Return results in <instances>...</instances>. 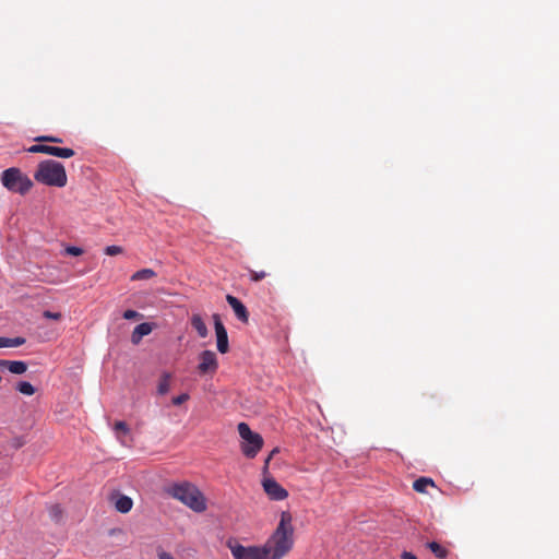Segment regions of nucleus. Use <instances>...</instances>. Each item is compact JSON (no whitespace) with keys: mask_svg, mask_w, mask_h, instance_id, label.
I'll return each mask as SVG.
<instances>
[{"mask_svg":"<svg viewBox=\"0 0 559 559\" xmlns=\"http://www.w3.org/2000/svg\"><path fill=\"white\" fill-rule=\"evenodd\" d=\"M122 251H123L122 247H120V246H115V245H112V246H107V247L105 248V253H106L107 255H117V254L122 253Z\"/></svg>","mask_w":559,"mask_h":559,"instance_id":"obj_23","label":"nucleus"},{"mask_svg":"<svg viewBox=\"0 0 559 559\" xmlns=\"http://www.w3.org/2000/svg\"><path fill=\"white\" fill-rule=\"evenodd\" d=\"M265 493L271 500L282 501L287 498V490L274 478H265L262 483Z\"/></svg>","mask_w":559,"mask_h":559,"instance_id":"obj_8","label":"nucleus"},{"mask_svg":"<svg viewBox=\"0 0 559 559\" xmlns=\"http://www.w3.org/2000/svg\"><path fill=\"white\" fill-rule=\"evenodd\" d=\"M198 372L200 376L214 374L218 368L216 354L213 350H203L199 356Z\"/></svg>","mask_w":559,"mask_h":559,"instance_id":"obj_7","label":"nucleus"},{"mask_svg":"<svg viewBox=\"0 0 559 559\" xmlns=\"http://www.w3.org/2000/svg\"><path fill=\"white\" fill-rule=\"evenodd\" d=\"M152 332V325L147 322H143L138 324L132 334H131V342L136 345L141 342V340L148 335Z\"/></svg>","mask_w":559,"mask_h":559,"instance_id":"obj_11","label":"nucleus"},{"mask_svg":"<svg viewBox=\"0 0 559 559\" xmlns=\"http://www.w3.org/2000/svg\"><path fill=\"white\" fill-rule=\"evenodd\" d=\"M292 521V514L288 511L281 513L276 530L263 545L270 559H282L293 548L294 527Z\"/></svg>","mask_w":559,"mask_h":559,"instance_id":"obj_1","label":"nucleus"},{"mask_svg":"<svg viewBox=\"0 0 559 559\" xmlns=\"http://www.w3.org/2000/svg\"><path fill=\"white\" fill-rule=\"evenodd\" d=\"M26 340L22 336L10 337L11 347H17L25 344Z\"/></svg>","mask_w":559,"mask_h":559,"instance_id":"obj_31","label":"nucleus"},{"mask_svg":"<svg viewBox=\"0 0 559 559\" xmlns=\"http://www.w3.org/2000/svg\"><path fill=\"white\" fill-rule=\"evenodd\" d=\"M114 430L118 439H121L122 436H127L130 431L128 425L122 420L115 424Z\"/></svg>","mask_w":559,"mask_h":559,"instance_id":"obj_21","label":"nucleus"},{"mask_svg":"<svg viewBox=\"0 0 559 559\" xmlns=\"http://www.w3.org/2000/svg\"><path fill=\"white\" fill-rule=\"evenodd\" d=\"M213 320L216 334L217 350L221 354H225L228 352L229 348L227 331L224 324L222 323L218 314H214Z\"/></svg>","mask_w":559,"mask_h":559,"instance_id":"obj_9","label":"nucleus"},{"mask_svg":"<svg viewBox=\"0 0 559 559\" xmlns=\"http://www.w3.org/2000/svg\"><path fill=\"white\" fill-rule=\"evenodd\" d=\"M234 559H270L263 546L229 545Z\"/></svg>","mask_w":559,"mask_h":559,"instance_id":"obj_6","label":"nucleus"},{"mask_svg":"<svg viewBox=\"0 0 559 559\" xmlns=\"http://www.w3.org/2000/svg\"><path fill=\"white\" fill-rule=\"evenodd\" d=\"M226 301L228 302V305L234 310L235 316L237 317V319L239 321H241L242 323H248V321H249V312H248L246 306L237 297H235L233 295H227L226 296Z\"/></svg>","mask_w":559,"mask_h":559,"instance_id":"obj_10","label":"nucleus"},{"mask_svg":"<svg viewBox=\"0 0 559 559\" xmlns=\"http://www.w3.org/2000/svg\"><path fill=\"white\" fill-rule=\"evenodd\" d=\"M11 347L10 337L0 336V348Z\"/></svg>","mask_w":559,"mask_h":559,"instance_id":"obj_32","label":"nucleus"},{"mask_svg":"<svg viewBox=\"0 0 559 559\" xmlns=\"http://www.w3.org/2000/svg\"><path fill=\"white\" fill-rule=\"evenodd\" d=\"M122 317L126 319V320H133V319H138L141 317V314L135 311V310H132V309H128L123 312Z\"/></svg>","mask_w":559,"mask_h":559,"instance_id":"obj_29","label":"nucleus"},{"mask_svg":"<svg viewBox=\"0 0 559 559\" xmlns=\"http://www.w3.org/2000/svg\"><path fill=\"white\" fill-rule=\"evenodd\" d=\"M249 274H250V280L253 282H259L266 276V273L264 271L257 272V271L250 270Z\"/></svg>","mask_w":559,"mask_h":559,"instance_id":"obj_27","label":"nucleus"},{"mask_svg":"<svg viewBox=\"0 0 559 559\" xmlns=\"http://www.w3.org/2000/svg\"><path fill=\"white\" fill-rule=\"evenodd\" d=\"M156 275L152 269H142L132 274L131 281H144L150 280Z\"/></svg>","mask_w":559,"mask_h":559,"instance_id":"obj_19","label":"nucleus"},{"mask_svg":"<svg viewBox=\"0 0 559 559\" xmlns=\"http://www.w3.org/2000/svg\"><path fill=\"white\" fill-rule=\"evenodd\" d=\"M168 493L194 512H203L206 510V502L203 493L191 483L183 481L174 484L168 488Z\"/></svg>","mask_w":559,"mask_h":559,"instance_id":"obj_3","label":"nucleus"},{"mask_svg":"<svg viewBox=\"0 0 559 559\" xmlns=\"http://www.w3.org/2000/svg\"><path fill=\"white\" fill-rule=\"evenodd\" d=\"M170 388V373L164 372L159 379L158 385H157V393L159 395H165L168 393Z\"/></svg>","mask_w":559,"mask_h":559,"instance_id":"obj_16","label":"nucleus"},{"mask_svg":"<svg viewBox=\"0 0 559 559\" xmlns=\"http://www.w3.org/2000/svg\"><path fill=\"white\" fill-rule=\"evenodd\" d=\"M36 141H39V142H51V143H61L62 139L58 138V136H52V135H41V136L36 138Z\"/></svg>","mask_w":559,"mask_h":559,"instance_id":"obj_24","label":"nucleus"},{"mask_svg":"<svg viewBox=\"0 0 559 559\" xmlns=\"http://www.w3.org/2000/svg\"><path fill=\"white\" fill-rule=\"evenodd\" d=\"M1 182L7 190L21 195L26 194L34 186L32 179L16 167L5 169L2 173Z\"/></svg>","mask_w":559,"mask_h":559,"instance_id":"obj_4","label":"nucleus"},{"mask_svg":"<svg viewBox=\"0 0 559 559\" xmlns=\"http://www.w3.org/2000/svg\"><path fill=\"white\" fill-rule=\"evenodd\" d=\"M238 432L241 442V452L248 459H253L257 456L259 451L263 447V438L260 433L254 432L250 429L249 425L246 423L238 424Z\"/></svg>","mask_w":559,"mask_h":559,"instance_id":"obj_5","label":"nucleus"},{"mask_svg":"<svg viewBox=\"0 0 559 559\" xmlns=\"http://www.w3.org/2000/svg\"><path fill=\"white\" fill-rule=\"evenodd\" d=\"M9 361L10 360H0V367H9Z\"/></svg>","mask_w":559,"mask_h":559,"instance_id":"obj_35","label":"nucleus"},{"mask_svg":"<svg viewBox=\"0 0 559 559\" xmlns=\"http://www.w3.org/2000/svg\"><path fill=\"white\" fill-rule=\"evenodd\" d=\"M191 325L197 331L200 337L204 338L207 336L209 331L203 319L199 314H193L191 318Z\"/></svg>","mask_w":559,"mask_h":559,"instance_id":"obj_14","label":"nucleus"},{"mask_svg":"<svg viewBox=\"0 0 559 559\" xmlns=\"http://www.w3.org/2000/svg\"><path fill=\"white\" fill-rule=\"evenodd\" d=\"M428 487H435V483L431 478L420 477L413 483V489L417 492H427Z\"/></svg>","mask_w":559,"mask_h":559,"instance_id":"obj_15","label":"nucleus"},{"mask_svg":"<svg viewBox=\"0 0 559 559\" xmlns=\"http://www.w3.org/2000/svg\"><path fill=\"white\" fill-rule=\"evenodd\" d=\"M49 515L50 518L58 522L60 521L61 516H62V509L59 504H53L49 508Z\"/></svg>","mask_w":559,"mask_h":559,"instance_id":"obj_22","label":"nucleus"},{"mask_svg":"<svg viewBox=\"0 0 559 559\" xmlns=\"http://www.w3.org/2000/svg\"><path fill=\"white\" fill-rule=\"evenodd\" d=\"M75 152L69 147L47 146V155H51L59 158H70L74 156Z\"/></svg>","mask_w":559,"mask_h":559,"instance_id":"obj_12","label":"nucleus"},{"mask_svg":"<svg viewBox=\"0 0 559 559\" xmlns=\"http://www.w3.org/2000/svg\"><path fill=\"white\" fill-rule=\"evenodd\" d=\"M277 452H278V449H277V448H275V449H273V450H272V452L270 453V455H269V456L266 457V460H265V465H267V464H269V462L271 461L272 456H273V455H275V453H277Z\"/></svg>","mask_w":559,"mask_h":559,"instance_id":"obj_34","label":"nucleus"},{"mask_svg":"<svg viewBox=\"0 0 559 559\" xmlns=\"http://www.w3.org/2000/svg\"><path fill=\"white\" fill-rule=\"evenodd\" d=\"M47 146L48 145H46V144H34L27 151L29 153H44V154H47Z\"/></svg>","mask_w":559,"mask_h":559,"instance_id":"obj_26","label":"nucleus"},{"mask_svg":"<svg viewBox=\"0 0 559 559\" xmlns=\"http://www.w3.org/2000/svg\"><path fill=\"white\" fill-rule=\"evenodd\" d=\"M43 317L46 318V319H49V320H59V319H61V313L60 312H52L50 310H45L43 312Z\"/></svg>","mask_w":559,"mask_h":559,"instance_id":"obj_30","label":"nucleus"},{"mask_svg":"<svg viewBox=\"0 0 559 559\" xmlns=\"http://www.w3.org/2000/svg\"><path fill=\"white\" fill-rule=\"evenodd\" d=\"M66 253L70 254V255L78 257V255H81L83 253V249L80 248V247H76V246H68L66 248Z\"/></svg>","mask_w":559,"mask_h":559,"instance_id":"obj_28","label":"nucleus"},{"mask_svg":"<svg viewBox=\"0 0 559 559\" xmlns=\"http://www.w3.org/2000/svg\"><path fill=\"white\" fill-rule=\"evenodd\" d=\"M401 558L402 559H417V557L409 551H403L401 555Z\"/></svg>","mask_w":559,"mask_h":559,"instance_id":"obj_33","label":"nucleus"},{"mask_svg":"<svg viewBox=\"0 0 559 559\" xmlns=\"http://www.w3.org/2000/svg\"><path fill=\"white\" fill-rule=\"evenodd\" d=\"M132 499L124 495H120L115 502V508L120 513H128L132 509Z\"/></svg>","mask_w":559,"mask_h":559,"instance_id":"obj_13","label":"nucleus"},{"mask_svg":"<svg viewBox=\"0 0 559 559\" xmlns=\"http://www.w3.org/2000/svg\"><path fill=\"white\" fill-rule=\"evenodd\" d=\"M34 179L38 183L57 188H63L68 182L64 166L55 159L39 162L34 173Z\"/></svg>","mask_w":559,"mask_h":559,"instance_id":"obj_2","label":"nucleus"},{"mask_svg":"<svg viewBox=\"0 0 559 559\" xmlns=\"http://www.w3.org/2000/svg\"><path fill=\"white\" fill-rule=\"evenodd\" d=\"M8 369L14 374H22L27 370V365L22 360H10Z\"/></svg>","mask_w":559,"mask_h":559,"instance_id":"obj_18","label":"nucleus"},{"mask_svg":"<svg viewBox=\"0 0 559 559\" xmlns=\"http://www.w3.org/2000/svg\"><path fill=\"white\" fill-rule=\"evenodd\" d=\"M16 390L24 395H33L35 393L34 385L28 381H20L16 385Z\"/></svg>","mask_w":559,"mask_h":559,"instance_id":"obj_20","label":"nucleus"},{"mask_svg":"<svg viewBox=\"0 0 559 559\" xmlns=\"http://www.w3.org/2000/svg\"><path fill=\"white\" fill-rule=\"evenodd\" d=\"M427 547L439 559H445L448 556V550L437 542H429Z\"/></svg>","mask_w":559,"mask_h":559,"instance_id":"obj_17","label":"nucleus"},{"mask_svg":"<svg viewBox=\"0 0 559 559\" xmlns=\"http://www.w3.org/2000/svg\"><path fill=\"white\" fill-rule=\"evenodd\" d=\"M189 394L188 393H181L175 397H173V404L176 405V406H179L181 404H183L185 402H187L189 400Z\"/></svg>","mask_w":559,"mask_h":559,"instance_id":"obj_25","label":"nucleus"}]
</instances>
